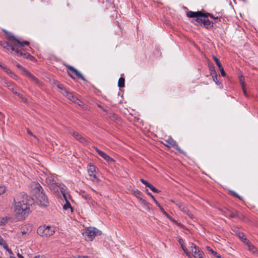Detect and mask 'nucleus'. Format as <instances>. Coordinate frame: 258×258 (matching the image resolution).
<instances>
[{"instance_id": "obj_13", "label": "nucleus", "mask_w": 258, "mask_h": 258, "mask_svg": "<svg viewBox=\"0 0 258 258\" xmlns=\"http://www.w3.org/2000/svg\"><path fill=\"white\" fill-rule=\"evenodd\" d=\"M7 86L9 89V90L11 91H12L14 94H17L21 99L22 101L25 103L27 102V99L23 97L22 95H21L20 93H18L16 91V90L14 88V86L12 83H6Z\"/></svg>"}, {"instance_id": "obj_56", "label": "nucleus", "mask_w": 258, "mask_h": 258, "mask_svg": "<svg viewBox=\"0 0 258 258\" xmlns=\"http://www.w3.org/2000/svg\"><path fill=\"white\" fill-rule=\"evenodd\" d=\"M10 258H16V257H14V256H11L10 257Z\"/></svg>"}, {"instance_id": "obj_48", "label": "nucleus", "mask_w": 258, "mask_h": 258, "mask_svg": "<svg viewBox=\"0 0 258 258\" xmlns=\"http://www.w3.org/2000/svg\"><path fill=\"white\" fill-rule=\"evenodd\" d=\"M210 70H211V72H213L214 73H215V70H214V68H213V66L210 67Z\"/></svg>"}, {"instance_id": "obj_12", "label": "nucleus", "mask_w": 258, "mask_h": 258, "mask_svg": "<svg viewBox=\"0 0 258 258\" xmlns=\"http://www.w3.org/2000/svg\"><path fill=\"white\" fill-rule=\"evenodd\" d=\"M31 192L33 194H38L43 192V189L39 183L37 182H33L31 184Z\"/></svg>"}, {"instance_id": "obj_8", "label": "nucleus", "mask_w": 258, "mask_h": 258, "mask_svg": "<svg viewBox=\"0 0 258 258\" xmlns=\"http://www.w3.org/2000/svg\"><path fill=\"white\" fill-rule=\"evenodd\" d=\"M33 199L34 202V198L36 199V203L38 205L46 206L48 204V199L46 195H29Z\"/></svg>"}, {"instance_id": "obj_11", "label": "nucleus", "mask_w": 258, "mask_h": 258, "mask_svg": "<svg viewBox=\"0 0 258 258\" xmlns=\"http://www.w3.org/2000/svg\"><path fill=\"white\" fill-rule=\"evenodd\" d=\"M96 152L104 160H105L106 161H107L109 163L113 162H114V160L113 159L109 157L108 155H107L106 153H105L104 152L101 151L97 148H94Z\"/></svg>"}, {"instance_id": "obj_3", "label": "nucleus", "mask_w": 258, "mask_h": 258, "mask_svg": "<svg viewBox=\"0 0 258 258\" xmlns=\"http://www.w3.org/2000/svg\"><path fill=\"white\" fill-rule=\"evenodd\" d=\"M186 15L189 18H196L192 20V22L195 25L203 24L206 28H208L213 26V23L208 19V15L203 14L202 12H192L189 11L186 13Z\"/></svg>"}, {"instance_id": "obj_26", "label": "nucleus", "mask_w": 258, "mask_h": 258, "mask_svg": "<svg viewBox=\"0 0 258 258\" xmlns=\"http://www.w3.org/2000/svg\"><path fill=\"white\" fill-rule=\"evenodd\" d=\"M151 197L154 200L156 205L159 207L162 213L166 217H169V215L165 211L162 206L159 204V203L154 199V197L152 195H150Z\"/></svg>"}, {"instance_id": "obj_21", "label": "nucleus", "mask_w": 258, "mask_h": 258, "mask_svg": "<svg viewBox=\"0 0 258 258\" xmlns=\"http://www.w3.org/2000/svg\"><path fill=\"white\" fill-rule=\"evenodd\" d=\"M178 242L179 243L182 250L186 253V255L188 257H190L191 256L190 252L188 251L186 246L184 245L183 240L181 238H179Z\"/></svg>"}, {"instance_id": "obj_17", "label": "nucleus", "mask_w": 258, "mask_h": 258, "mask_svg": "<svg viewBox=\"0 0 258 258\" xmlns=\"http://www.w3.org/2000/svg\"><path fill=\"white\" fill-rule=\"evenodd\" d=\"M61 93L73 102L75 101V99L77 98L73 94L68 92L67 90H63V92H61Z\"/></svg>"}, {"instance_id": "obj_14", "label": "nucleus", "mask_w": 258, "mask_h": 258, "mask_svg": "<svg viewBox=\"0 0 258 258\" xmlns=\"http://www.w3.org/2000/svg\"><path fill=\"white\" fill-rule=\"evenodd\" d=\"M176 205L180 209V210L183 212V213L187 215L190 218H191V219L194 218L193 215L191 214L189 212V210L187 209V208L186 207H185L184 205H183L182 204H181L180 203L176 204Z\"/></svg>"}, {"instance_id": "obj_37", "label": "nucleus", "mask_w": 258, "mask_h": 258, "mask_svg": "<svg viewBox=\"0 0 258 258\" xmlns=\"http://www.w3.org/2000/svg\"><path fill=\"white\" fill-rule=\"evenodd\" d=\"M0 67H1L7 73L11 74V73H12L11 71L9 69H8L7 67H3L1 64Z\"/></svg>"}, {"instance_id": "obj_27", "label": "nucleus", "mask_w": 258, "mask_h": 258, "mask_svg": "<svg viewBox=\"0 0 258 258\" xmlns=\"http://www.w3.org/2000/svg\"><path fill=\"white\" fill-rule=\"evenodd\" d=\"M207 249L212 253L217 258H220V255L216 251H214L212 248H211L209 246L206 247Z\"/></svg>"}, {"instance_id": "obj_38", "label": "nucleus", "mask_w": 258, "mask_h": 258, "mask_svg": "<svg viewBox=\"0 0 258 258\" xmlns=\"http://www.w3.org/2000/svg\"><path fill=\"white\" fill-rule=\"evenodd\" d=\"M242 87V91H243V94L246 97H248V95L246 91V88H245V86H243V87Z\"/></svg>"}, {"instance_id": "obj_32", "label": "nucleus", "mask_w": 258, "mask_h": 258, "mask_svg": "<svg viewBox=\"0 0 258 258\" xmlns=\"http://www.w3.org/2000/svg\"><path fill=\"white\" fill-rule=\"evenodd\" d=\"M213 59L214 60V61H215L216 63L217 64V65L218 66V68H221L222 66H221V64L220 63L219 59L215 56H213Z\"/></svg>"}, {"instance_id": "obj_44", "label": "nucleus", "mask_w": 258, "mask_h": 258, "mask_svg": "<svg viewBox=\"0 0 258 258\" xmlns=\"http://www.w3.org/2000/svg\"><path fill=\"white\" fill-rule=\"evenodd\" d=\"M203 253H199V255H194V256L195 258H203Z\"/></svg>"}, {"instance_id": "obj_35", "label": "nucleus", "mask_w": 258, "mask_h": 258, "mask_svg": "<svg viewBox=\"0 0 258 258\" xmlns=\"http://www.w3.org/2000/svg\"><path fill=\"white\" fill-rule=\"evenodd\" d=\"M79 141L84 144H87V140L83 137L81 136V137L79 138Z\"/></svg>"}, {"instance_id": "obj_40", "label": "nucleus", "mask_w": 258, "mask_h": 258, "mask_svg": "<svg viewBox=\"0 0 258 258\" xmlns=\"http://www.w3.org/2000/svg\"><path fill=\"white\" fill-rule=\"evenodd\" d=\"M238 236L240 238L242 239V240L243 241L244 238V235L242 233H239Z\"/></svg>"}, {"instance_id": "obj_33", "label": "nucleus", "mask_w": 258, "mask_h": 258, "mask_svg": "<svg viewBox=\"0 0 258 258\" xmlns=\"http://www.w3.org/2000/svg\"><path fill=\"white\" fill-rule=\"evenodd\" d=\"M6 191V188L5 186L0 185V194H4Z\"/></svg>"}, {"instance_id": "obj_46", "label": "nucleus", "mask_w": 258, "mask_h": 258, "mask_svg": "<svg viewBox=\"0 0 258 258\" xmlns=\"http://www.w3.org/2000/svg\"><path fill=\"white\" fill-rule=\"evenodd\" d=\"M77 258H90L88 256H85V255H81V256H78Z\"/></svg>"}, {"instance_id": "obj_6", "label": "nucleus", "mask_w": 258, "mask_h": 258, "mask_svg": "<svg viewBox=\"0 0 258 258\" xmlns=\"http://www.w3.org/2000/svg\"><path fill=\"white\" fill-rule=\"evenodd\" d=\"M55 233L54 227L48 225L40 226L37 229V233L42 237H49Z\"/></svg>"}, {"instance_id": "obj_18", "label": "nucleus", "mask_w": 258, "mask_h": 258, "mask_svg": "<svg viewBox=\"0 0 258 258\" xmlns=\"http://www.w3.org/2000/svg\"><path fill=\"white\" fill-rule=\"evenodd\" d=\"M61 93L73 102L75 101V99L77 98L73 94L68 92L67 90H63V92H61Z\"/></svg>"}, {"instance_id": "obj_20", "label": "nucleus", "mask_w": 258, "mask_h": 258, "mask_svg": "<svg viewBox=\"0 0 258 258\" xmlns=\"http://www.w3.org/2000/svg\"><path fill=\"white\" fill-rule=\"evenodd\" d=\"M63 197L66 201V203L63 206V209L64 210L70 209L71 212H73L72 208L69 201L67 199V195H62Z\"/></svg>"}, {"instance_id": "obj_34", "label": "nucleus", "mask_w": 258, "mask_h": 258, "mask_svg": "<svg viewBox=\"0 0 258 258\" xmlns=\"http://www.w3.org/2000/svg\"><path fill=\"white\" fill-rule=\"evenodd\" d=\"M74 102L77 104L79 106H82L83 104V102L81 100H80L78 98L75 99V100Z\"/></svg>"}, {"instance_id": "obj_43", "label": "nucleus", "mask_w": 258, "mask_h": 258, "mask_svg": "<svg viewBox=\"0 0 258 258\" xmlns=\"http://www.w3.org/2000/svg\"><path fill=\"white\" fill-rule=\"evenodd\" d=\"M171 221L177 223L176 221L169 215V217H167Z\"/></svg>"}, {"instance_id": "obj_9", "label": "nucleus", "mask_w": 258, "mask_h": 258, "mask_svg": "<svg viewBox=\"0 0 258 258\" xmlns=\"http://www.w3.org/2000/svg\"><path fill=\"white\" fill-rule=\"evenodd\" d=\"M67 68L68 69V73L69 75V76L73 79H75V77L74 76H76L79 78L81 79L83 81H85V79L83 77V76L81 74V73L76 70L74 67L71 66H67Z\"/></svg>"}, {"instance_id": "obj_47", "label": "nucleus", "mask_w": 258, "mask_h": 258, "mask_svg": "<svg viewBox=\"0 0 258 258\" xmlns=\"http://www.w3.org/2000/svg\"><path fill=\"white\" fill-rule=\"evenodd\" d=\"M235 197H236L237 198L239 199L240 200H242V197L239 195H234Z\"/></svg>"}, {"instance_id": "obj_41", "label": "nucleus", "mask_w": 258, "mask_h": 258, "mask_svg": "<svg viewBox=\"0 0 258 258\" xmlns=\"http://www.w3.org/2000/svg\"><path fill=\"white\" fill-rule=\"evenodd\" d=\"M56 86L59 89L62 90L61 92H63V90H66L64 88H63L62 86L60 84H58L56 85Z\"/></svg>"}, {"instance_id": "obj_57", "label": "nucleus", "mask_w": 258, "mask_h": 258, "mask_svg": "<svg viewBox=\"0 0 258 258\" xmlns=\"http://www.w3.org/2000/svg\"><path fill=\"white\" fill-rule=\"evenodd\" d=\"M213 80H214V81H215L216 80V79L215 78H213Z\"/></svg>"}, {"instance_id": "obj_7", "label": "nucleus", "mask_w": 258, "mask_h": 258, "mask_svg": "<svg viewBox=\"0 0 258 258\" xmlns=\"http://www.w3.org/2000/svg\"><path fill=\"white\" fill-rule=\"evenodd\" d=\"M88 173L91 180L94 182H97L98 181V169L96 167L90 163L87 168Z\"/></svg>"}, {"instance_id": "obj_16", "label": "nucleus", "mask_w": 258, "mask_h": 258, "mask_svg": "<svg viewBox=\"0 0 258 258\" xmlns=\"http://www.w3.org/2000/svg\"><path fill=\"white\" fill-rule=\"evenodd\" d=\"M189 246L191 251L194 253V255H198L199 253H203V252L193 243H189Z\"/></svg>"}, {"instance_id": "obj_52", "label": "nucleus", "mask_w": 258, "mask_h": 258, "mask_svg": "<svg viewBox=\"0 0 258 258\" xmlns=\"http://www.w3.org/2000/svg\"><path fill=\"white\" fill-rule=\"evenodd\" d=\"M22 233L23 234H26V232L24 231H22Z\"/></svg>"}, {"instance_id": "obj_30", "label": "nucleus", "mask_w": 258, "mask_h": 258, "mask_svg": "<svg viewBox=\"0 0 258 258\" xmlns=\"http://www.w3.org/2000/svg\"><path fill=\"white\" fill-rule=\"evenodd\" d=\"M71 134L77 140H79V138L81 137V135L77 132H73Z\"/></svg>"}, {"instance_id": "obj_10", "label": "nucleus", "mask_w": 258, "mask_h": 258, "mask_svg": "<svg viewBox=\"0 0 258 258\" xmlns=\"http://www.w3.org/2000/svg\"><path fill=\"white\" fill-rule=\"evenodd\" d=\"M163 144L169 147V148H174L178 150V146L176 142L173 139L171 138H168V139L164 140Z\"/></svg>"}, {"instance_id": "obj_55", "label": "nucleus", "mask_w": 258, "mask_h": 258, "mask_svg": "<svg viewBox=\"0 0 258 258\" xmlns=\"http://www.w3.org/2000/svg\"><path fill=\"white\" fill-rule=\"evenodd\" d=\"M209 16H210L211 18H214L213 16H212V15H210V14H209Z\"/></svg>"}, {"instance_id": "obj_24", "label": "nucleus", "mask_w": 258, "mask_h": 258, "mask_svg": "<svg viewBox=\"0 0 258 258\" xmlns=\"http://www.w3.org/2000/svg\"><path fill=\"white\" fill-rule=\"evenodd\" d=\"M0 245L3 246V247L7 250L10 253H12V250L10 249L5 242V240L3 239L2 237L0 235Z\"/></svg>"}, {"instance_id": "obj_51", "label": "nucleus", "mask_w": 258, "mask_h": 258, "mask_svg": "<svg viewBox=\"0 0 258 258\" xmlns=\"http://www.w3.org/2000/svg\"><path fill=\"white\" fill-rule=\"evenodd\" d=\"M12 78H15L16 77V75L13 74H12V76H11Z\"/></svg>"}, {"instance_id": "obj_29", "label": "nucleus", "mask_w": 258, "mask_h": 258, "mask_svg": "<svg viewBox=\"0 0 258 258\" xmlns=\"http://www.w3.org/2000/svg\"><path fill=\"white\" fill-rule=\"evenodd\" d=\"M149 188L151 189V190L153 192H160L161 191L156 188L155 187H154L153 185L150 184V185L149 186Z\"/></svg>"}, {"instance_id": "obj_50", "label": "nucleus", "mask_w": 258, "mask_h": 258, "mask_svg": "<svg viewBox=\"0 0 258 258\" xmlns=\"http://www.w3.org/2000/svg\"><path fill=\"white\" fill-rule=\"evenodd\" d=\"M34 258H43V256H41L40 255H37L35 256Z\"/></svg>"}, {"instance_id": "obj_28", "label": "nucleus", "mask_w": 258, "mask_h": 258, "mask_svg": "<svg viewBox=\"0 0 258 258\" xmlns=\"http://www.w3.org/2000/svg\"><path fill=\"white\" fill-rule=\"evenodd\" d=\"M118 86L119 87L121 88L124 86V79L121 77L119 79L118 82Z\"/></svg>"}, {"instance_id": "obj_19", "label": "nucleus", "mask_w": 258, "mask_h": 258, "mask_svg": "<svg viewBox=\"0 0 258 258\" xmlns=\"http://www.w3.org/2000/svg\"><path fill=\"white\" fill-rule=\"evenodd\" d=\"M61 93L73 102L75 101V99L77 98L73 94L68 92L67 90H63V92H61Z\"/></svg>"}, {"instance_id": "obj_58", "label": "nucleus", "mask_w": 258, "mask_h": 258, "mask_svg": "<svg viewBox=\"0 0 258 258\" xmlns=\"http://www.w3.org/2000/svg\"><path fill=\"white\" fill-rule=\"evenodd\" d=\"M214 78H215L216 79H217V77H216V76H215Z\"/></svg>"}, {"instance_id": "obj_45", "label": "nucleus", "mask_w": 258, "mask_h": 258, "mask_svg": "<svg viewBox=\"0 0 258 258\" xmlns=\"http://www.w3.org/2000/svg\"><path fill=\"white\" fill-rule=\"evenodd\" d=\"M141 195H139V196H137V198H138L139 199H140V200H142V203H143L145 204V200H143L142 198V197H141Z\"/></svg>"}, {"instance_id": "obj_1", "label": "nucleus", "mask_w": 258, "mask_h": 258, "mask_svg": "<svg viewBox=\"0 0 258 258\" xmlns=\"http://www.w3.org/2000/svg\"><path fill=\"white\" fill-rule=\"evenodd\" d=\"M15 200V214L18 220H23L31 212L30 206L34 204L33 199L29 195H19Z\"/></svg>"}, {"instance_id": "obj_31", "label": "nucleus", "mask_w": 258, "mask_h": 258, "mask_svg": "<svg viewBox=\"0 0 258 258\" xmlns=\"http://www.w3.org/2000/svg\"><path fill=\"white\" fill-rule=\"evenodd\" d=\"M239 81H240V83L241 85V87L245 86L246 84L244 83V78L243 76H240Z\"/></svg>"}, {"instance_id": "obj_49", "label": "nucleus", "mask_w": 258, "mask_h": 258, "mask_svg": "<svg viewBox=\"0 0 258 258\" xmlns=\"http://www.w3.org/2000/svg\"><path fill=\"white\" fill-rule=\"evenodd\" d=\"M17 256L19 258H24V256L20 253L17 254Z\"/></svg>"}, {"instance_id": "obj_5", "label": "nucleus", "mask_w": 258, "mask_h": 258, "mask_svg": "<svg viewBox=\"0 0 258 258\" xmlns=\"http://www.w3.org/2000/svg\"><path fill=\"white\" fill-rule=\"evenodd\" d=\"M81 233L87 241H92L97 235L101 234V231L94 227H87L83 229Z\"/></svg>"}, {"instance_id": "obj_15", "label": "nucleus", "mask_w": 258, "mask_h": 258, "mask_svg": "<svg viewBox=\"0 0 258 258\" xmlns=\"http://www.w3.org/2000/svg\"><path fill=\"white\" fill-rule=\"evenodd\" d=\"M221 212L226 217H234L236 215V212L230 209H225Z\"/></svg>"}, {"instance_id": "obj_59", "label": "nucleus", "mask_w": 258, "mask_h": 258, "mask_svg": "<svg viewBox=\"0 0 258 258\" xmlns=\"http://www.w3.org/2000/svg\"><path fill=\"white\" fill-rule=\"evenodd\" d=\"M0 258H1V257H0Z\"/></svg>"}, {"instance_id": "obj_23", "label": "nucleus", "mask_w": 258, "mask_h": 258, "mask_svg": "<svg viewBox=\"0 0 258 258\" xmlns=\"http://www.w3.org/2000/svg\"><path fill=\"white\" fill-rule=\"evenodd\" d=\"M10 35H12V36H13L15 37V36L12 34H11V33L8 34L7 37H8V39H9V40H10V42H5V41H1L0 42V45L2 46H3L4 48H7L9 46H10L11 47V48H12V46L11 45L12 41L9 39Z\"/></svg>"}, {"instance_id": "obj_22", "label": "nucleus", "mask_w": 258, "mask_h": 258, "mask_svg": "<svg viewBox=\"0 0 258 258\" xmlns=\"http://www.w3.org/2000/svg\"><path fill=\"white\" fill-rule=\"evenodd\" d=\"M243 242L247 246L248 249L252 252L254 253L256 251L255 247L246 238L244 239Z\"/></svg>"}, {"instance_id": "obj_36", "label": "nucleus", "mask_w": 258, "mask_h": 258, "mask_svg": "<svg viewBox=\"0 0 258 258\" xmlns=\"http://www.w3.org/2000/svg\"><path fill=\"white\" fill-rule=\"evenodd\" d=\"M141 182L145 184L147 187H148L150 185V183L147 182V181L143 179H141Z\"/></svg>"}, {"instance_id": "obj_25", "label": "nucleus", "mask_w": 258, "mask_h": 258, "mask_svg": "<svg viewBox=\"0 0 258 258\" xmlns=\"http://www.w3.org/2000/svg\"><path fill=\"white\" fill-rule=\"evenodd\" d=\"M22 71L24 72V74L26 76H27L29 78H30V79H31L32 81H33L34 82H37V79H36V78L33 75H32L30 73H29L25 69L22 68Z\"/></svg>"}, {"instance_id": "obj_2", "label": "nucleus", "mask_w": 258, "mask_h": 258, "mask_svg": "<svg viewBox=\"0 0 258 258\" xmlns=\"http://www.w3.org/2000/svg\"><path fill=\"white\" fill-rule=\"evenodd\" d=\"M9 39L12 41V51H15L18 56H21L25 58H29L32 60H35V58L33 56L30 55L22 48L25 45H29V42L28 41L21 42L12 35H9Z\"/></svg>"}, {"instance_id": "obj_4", "label": "nucleus", "mask_w": 258, "mask_h": 258, "mask_svg": "<svg viewBox=\"0 0 258 258\" xmlns=\"http://www.w3.org/2000/svg\"><path fill=\"white\" fill-rule=\"evenodd\" d=\"M45 181L51 191L60 194H67L69 192L66 186L62 183H56L53 176L47 177Z\"/></svg>"}, {"instance_id": "obj_54", "label": "nucleus", "mask_w": 258, "mask_h": 258, "mask_svg": "<svg viewBox=\"0 0 258 258\" xmlns=\"http://www.w3.org/2000/svg\"><path fill=\"white\" fill-rule=\"evenodd\" d=\"M83 197H84L85 199H87V196H83Z\"/></svg>"}, {"instance_id": "obj_39", "label": "nucleus", "mask_w": 258, "mask_h": 258, "mask_svg": "<svg viewBox=\"0 0 258 258\" xmlns=\"http://www.w3.org/2000/svg\"><path fill=\"white\" fill-rule=\"evenodd\" d=\"M219 70L221 72V75L223 77H224L225 76V73L224 71V69H223V68L222 67H221V68H219Z\"/></svg>"}, {"instance_id": "obj_42", "label": "nucleus", "mask_w": 258, "mask_h": 258, "mask_svg": "<svg viewBox=\"0 0 258 258\" xmlns=\"http://www.w3.org/2000/svg\"><path fill=\"white\" fill-rule=\"evenodd\" d=\"M27 133H28L29 135H30L31 136H32V137H34V138H36V136H34V135L32 134V132H31L29 130H28H28H27Z\"/></svg>"}, {"instance_id": "obj_53", "label": "nucleus", "mask_w": 258, "mask_h": 258, "mask_svg": "<svg viewBox=\"0 0 258 258\" xmlns=\"http://www.w3.org/2000/svg\"><path fill=\"white\" fill-rule=\"evenodd\" d=\"M17 67L20 68H22L20 64L17 65Z\"/></svg>"}]
</instances>
